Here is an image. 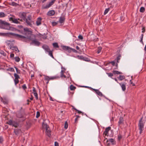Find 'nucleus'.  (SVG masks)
Returning a JSON list of instances; mask_svg holds the SVG:
<instances>
[{
	"mask_svg": "<svg viewBox=\"0 0 146 146\" xmlns=\"http://www.w3.org/2000/svg\"><path fill=\"white\" fill-rule=\"evenodd\" d=\"M120 85L121 86L123 91H124L126 89V87L125 84H123L119 83Z\"/></svg>",
	"mask_w": 146,
	"mask_h": 146,
	"instance_id": "26",
	"label": "nucleus"
},
{
	"mask_svg": "<svg viewBox=\"0 0 146 146\" xmlns=\"http://www.w3.org/2000/svg\"><path fill=\"white\" fill-rule=\"evenodd\" d=\"M72 51L74 53H77L78 52L75 49H74V48H72Z\"/></svg>",
	"mask_w": 146,
	"mask_h": 146,
	"instance_id": "56",
	"label": "nucleus"
},
{
	"mask_svg": "<svg viewBox=\"0 0 146 146\" xmlns=\"http://www.w3.org/2000/svg\"><path fill=\"white\" fill-rule=\"evenodd\" d=\"M42 19L41 17H38L37 18V20L36 21V23L37 26H39L41 24V21Z\"/></svg>",
	"mask_w": 146,
	"mask_h": 146,
	"instance_id": "17",
	"label": "nucleus"
},
{
	"mask_svg": "<svg viewBox=\"0 0 146 146\" xmlns=\"http://www.w3.org/2000/svg\"><path fill=\"white\" fill-rule=\"evenodd\" d=\"M42 48L44 49L45 50V51L47 52H48L49 50H50V49L48 46L46 44L43 45L42 46Z\"/></svg>",
	"mask_w": 146,
	"mask_h": 146,
	"instance_id": "16",
	"label": "nucleus"
},
{
	"mask_svg": "<svg viewBox=\"0 0 146 146\" xmlns=\"http://www.w3.org/2000/svg\"><path fill=\"white\" fill-rule=\"evenodd\" d=\"M70 89L71 90H74L76 88V87L72 85H71L70 86Z\"/></svg>",
	"mask_w": 146,
	"mask_h": 146,
	"instance_id": "29",
	"label": "nucleus"
},
{
	"mask_svg": "<svg viewBox=\"0 0 146 146\" xmlns=\"http://www.w3.org/2000/svg\"><path fill=\"white\" fill-rule=\"evenodd\" d=\"M7 123L9 125H12L15 127H17L19 126V123L17 122L12 120H9Z\"/></svg>",
	"mask_w": 146,
	"mask_h": 146,
	"instance_id": "5",
	"label": "nucleus"
},
{
	"mask_svg": "<svg viewBox=\"0 0 146 146\" xmlns=\"http://www.w3.org/2000/svg\"><path fill=\"white\" fill-rule=\"evenodd\" d=\"M54 146H58V143L56 141L54 143Z\"/></svg>",
	"mask_w": 146,
	"mask_h": 146,
	"instance_id": "63",
	"label": "nucleus"
},
{
	"mask_svg": "<svg viewBox=\"0 0 146 146\" xmlns=\"http://www.w3.org/2000/svg\"><path fill=\"white\" fill-rule=\"evenodd\" d=\"M32 19V16L31 15H29L27 18V19H28V20H31Z\"/></svg>",
	"mask_w": 146,
	"mask_h": 146,
	"instance_id": "48",
	"label": "nucleus"
},
{
	"mask_svg": "<svg viewBox=\"0 0 146 146\" xmlns=\"http://www.w3.org/2000/svg\"><path fill=\"white\" fill-rule=\"evenodd\" d=\"M9 20L12 21V22L16 24H19L20 23V22H22V20L19 18L15 19L11 17L9 18Z\"/></svg>",
	"mask_w": 146,
	"mask_h": 146,
	"instance_id": "6",
	"label": "nucleus"
},
{
	"mask_svg": "<svg viewBox=\"0 0 146 146\" xmlns=\"http://www.w3.org/2000/svg\"><path fill=\"white\" fill-rule=\"evenodd\" d=\"M55 1L56 0H52L48 3L46 5H43L42 7V9H45L48 8L54 3Z\"/></svg>",
	"mask_w": 146,
	"mask_h": 146,
	"instance_id": "4",
	"label": "nucleus"
},
{
	"mask_svg": "<svg viewBox=\"0 0 146 146\" xmlns=\"http://www.w3.org/2000/svg\"><path fill=\"white\" fill-rule=\"evenodd\" d=\"M59 76H54L51 77H49L48 76H46L45 77L44 80L46 81H49L50 80H52L56 78H59Z\"/></svg>",
	"mask_w": 146,
	"mask_h": 146,
	"instance_id": "9",
	"label": "nucleus"
},
{
	"mask_svg": "<svg viewBox=\"0 0 146 146\" xmlns=\"http://www.w3.org/2000/svg\"><path fill=\"white\" fill-rule=\"evenodd\" d=\"M108 142H109L111 144L113 145H114L115 144V140L113 139H109L107 140Z\"/></svg>",
	"mask_w": 146,
	"mask_h": 146,
	"instance_id": "21",
	"label": "nucleus"
},
{
	"mask_svg": "<svg viewBox=\"0 0 146 146\" xmlns=\"http://www.w3.org/2000/svg\"><path fill=\"white\" fill-rule=\"evenodd\" d=\"M145 11V8L143 7H141L140 9V11L141 12L143 13Z\"/></svg>",
	"mask_w": 146,
	"mask_h": 146,
	"instance_id": "42",
	"label": "nucleus"
},
{
	"mask_svg": "<svg viewBox=\"0 0 146 146\" xmlns=\"http://www.w3.org/2000/svg\"><path fill=\"white\" fill-rule=\"evenodd\" d=\"M75 110L76 111H77L78 112V113H82V115H84V113L82 112V111H79L78 110H77V109H75Z\"/></svg>",
	"mask_w": 146,
	"mask_h": 146,
	"instance_id": "43",
	"label": "nucleus"
},
{
	"mask_svg": "<svg viewBox=\"0 0 146 146\" xmlns=\"http://www.w3.org/2000/svg\"><path fill=\"white\" fill-rule=\"evenodd\" d=\"M24 30L25 32H26L25 33V35H26L27 34H28L29 36H31V33H32V31H29V29L27 28H24Z\"/></svg>",
	"mask_w": 146,
	"mask_h": 146,
	"instance_id": "13",
	"label": "nucleus"
},
{
	"mask_svg": "<svg viewBox=\"0 0 146 146\" xmlns=\"http://www.w3.org/2000/svg\"><path fill=\"white\" fill-rule=\"evenodd\" d=\"M102 49V48L101 47H99L98 48V50L97 52L98 54H99L101 52Z\"/></svg>",
	"mask_w": 146,
	"mask_h": 146,
	"instance_id": "37",
	"label": "nucleus"
},
{
	"mask_svg": "<svg viewBox=\"0 0 146 146\" xmlns=\"http://www.w3.org/2000/svg\"><path fill=\"white\" fill-rule=\"evenodd\" d=\"M14 55L13 54H10V57L11 58H13L14 57Z\"/></svg>",
	"mask_w": 146,
	"mask_h": 146,
	"instance_id": "64",
	"label": "nucleus"
},
{
	"mask_svg": "<svg viewBox=\"0 0 146 146\" xmlns=\"http://www.w3.org/2000/svg\"><path fill=\"white\" fill-rule=\"evenodd\" d=\"M14 76L15 77V79H18L20 78L19 76V75H18L16 73H15L14 74Z\"/></svg>",
	"mask_w": 146,
	"mask_h": 146,
	"instance_id": "40",
	"label": "nucleus"
},
{
	"mask_svg": "<svg viewBox=\"0 0 146 146\" xmlns=\"http://www.w3.org/2000/svg\"><path fill=\"white\" fill-rule=\"evenodd\" d=\"M121 136L120 135H119L118 136V139L119 140H120L121 138Z\"/></svg>",
	"mask_w": 146,
	"mask_h": 146,
	"instance_id": "59",
	"label": "nucleus"
},
{
	"mask_svg": "<svg viewBox=\"0 0 146 146\" xmlns=\"http://www.w3.org/2000/svg\"><path fill=\"white\" fill-rule=\"evenodd\" d=\"M121 57V55L119 54L116 58L115 59V60H116L117 63L119 62V60L120 59Z\"/></svg>",
	"mask_w": 146,
	"mask_h": 146,
	"instance_id": "27",
	"label": "nucleus"
},
{
	"mask_svg": "<svg viewBox=\"0 0 146 146\" xmlns=\"http://www.w3.org/2000/svg\"><path fill=\"white\" fill-rule=\"evenodd\" d=\"M113 73L114 74H122V73L120 72H119L117 70H114L113 71Z\"/></svg>",
	"mask_w": 146,
	"mask_h": 146,
	"instance_id": "28",
	"label": "nucleus"
},
{
	"mask_svg": "<svg viewBox=\"0 0 146 146\" xmlns=\"http://www.w3.org/2000/svg\"><path fill=\"white\" fill-rule=\"evenodd\" d=\"M106 144L107 146H110L111 144L109 142H108V140H107Z\"/></svg>",
	"mask_w": 146,
	"mask_h": 146,
	"instance_id": "58",
	"label": "nucleus"
},
{
	"mask_svg": "<svg viewBox=\"0 0 146 146\" xmlns=\"http://www.w3.org/2000/svg\"><path fill=\"white\" fill-rule=\"evenodd\" d=\"M15 84V85H16L19 82V80L18 79L15 78L14 80Z\"/></svg>",
	"mask_w": 146,
	"mask_h": 146,
	"instance_id": "39",
	"label": "nucleus"
},
{
	"mask_svg": "<svg viewBox=\"0 0 146 146\" xmlns=\"http://www.w3.org/2000/svg\"><path fill=\"white\" fill-rule=\"evenodd\" d=\"M14 132L16 135H18L21 132V130L20 129H14Z\"/></svg>",
	"mask_w": 146,
	"mask_h": 146,
	"instance_id": "20",
	"label": "nucleus"
},
{
	"mask_svg": "<svg viewBox=\"0 0 146 146\" xmlns=\"http://www.w3.org/2000/svg\"><path fill=\"white\" fill-rule=\"evenodd\" d=\"M40 116V113L39 111H37L36 112V117L38 118Z\"/></svg>",
	"mask_w": 146,
	"mask_h": 146,
	"instance_id": "47",
	"label": "nucleus"
},
{
	"mask_svg": "<svg viewBox=\"0 0 146 146\" xmlns=\"http://www.w3.org/2000/svg\"><path fill=\"white\" fill-rule=\"evenodd\" d=\"M72 51L74 53H77L78 52L75 49H74V48H72Z\"/></svg>",
	"mask_w": 146,
	"mask_h": 146,
	"instance_id": "55",
	"label": "nucleus"
},
{
	"mask_svg": "<svg viewBox=\"0 0 146 146\" xmlns=\"http://www.w3.org/2000/svg\"><path fill=\"white\" fill-rule=\"evenodd\" d=\"M10 48L13 50H15L17 51L18 52H19V50H18V48L17 46H12L11 45L10 46Z\"/></svg>",
	"mask_w": 146,
	"mask_h": 146,
	"instance_id": "18",
	"label": "nucleus"
},
{
	"mask_svg": "<svg viewBox=\"0 0 146 146\" xmlns=\"http://www.w3.org/2000/svg\"><path fill=\"white\" fill-rule=\"evenodd\" d=\"M109 76L111 77L113 76V73H107Z\"/></svg>",
	"mask_w": 146,
	"mask_h": 146,
	"instance_id": "54",
	"label": "nucleus"
},
{
	"mask_svg": "<svg viewBox=\"0 0 146 146\" xmlns=\"http://www.w3.org/2000/svg\"><path fill=\"white\" fill-rule=\"evenodd\" d=\"M7 35V33H0V35L1 36H5Z\"/></svg>",
	"mask_w": 146,
	"mask_h": 146,
	"instance_id": "61",
	"label": "nucleus"
},
{
	"mask_svg": "<svg viewBox=\"0 0 146 146\" xmlns=\"http://www.w3.org/2000/svg\"><path fill=\"white\" fill-rule=\"evenodd\" d=\"M10 5L13 6H17L18 5V4L14 2H12Z\"/></svg>",
	"mask_w": 146,
	"mask_h": 146,
	"instance_id": "34",
	"label": "nucleus"
},
{
	"mask_svg": "<svg viewBox=\"0 0 146 146\" xmlns=\"http://www.w3.org/2000/svg\"><path fill=\"white\" fill-rule=\"evenodd\" d=\"M24 90H25L27 88V87H26V86L25 84H24L22 86Z\"/></svg>",
	"mask_w": 146,
	"mask_h": 146,
	"instance_id": "53",
	"label": "nucleus"
},
{
	"mask_svg": "<svg viewBox=\"0 0 146 146\" xmlns=\"http://www.w3.org/2000/svg\"><path fill=\"white\" fill-rule=\"evenodd\" d=\"M146 121V119L145 118L142 117L139 121L138 125L140 134H141L142 133V131L143 130L144 125Z\"/></svg>",
	"mask_w": 146,
	"mask_h": 146,
	"instance_id": "2",
	"label": "nucleus"
},
{
	"mask_svg": "<svg viewBox=\"0 0 146 146\" xmlns=\"http://www.w3.org/2000/svg\"><path fill=\"white\" fill-rule=\"evenodd\" d=\"M58 21H57V22H52V24L53 26H55L56 25L58 24Z\"/></svg>",
	"mask_w": 146,
	"mask_h": 146,
	"instance_id": "49",
	"label": "nucleus"
},
{
	"mask_svg": "<svg viewBox=\"0 0 146 146\" xmlns=\"http://www.w3.org/2000/svg\"><path fill=\"white\" fill-rule=\"evenodd\" d=\"M48 52V54L52 58H54V56L52 54V51H51L50 50H49L48 52Z\"/></svg>",
	"mask_w": 146,
	"mask_h": 146,
	"instance_id": "33",
	"label": "nucleus"
},
{
	"mask_svg": "<svg viewBox=\"0 0 146 146\" xmlns=\"http://www.w3.org/2000/svg\"><path fill=\"white\" fill-rule=\"evenodd\" d=\"M33 93H35V92H36V89L34 87H33Z\"/></svg>",
	"mask_w": 146,
	"mask_h": 146,
	"instance_id": "62",
	"label": "nucleus"
},
{
	"mask_svg": "<svg viewBox=\"0 0 146 146\" xmlns=\"http://www.w3.org/2000/svg\"><path fill=\"white\" fill-rule=\"evenodd\" d=\"M0 26L2 28L8 30H10V24L5 21L0 19Z\"/></svg>",
	"mask_w": 146,
	"mask_h": 146,
	"instance_id": "3",
	"label": "nucleus"
},
{
	"mask_svg": "<svg viewBox=\"0 0 146 146\" xmlns=\"http://www.w3.org/2000/svg\"><path fill=\"white\" fill-rule=\"evenodd\" d=\"M7 70L8 71L14 72V70L13 68H11L7 69Z\"/></svg>",
	"mask_w": 146,
	"mask_h": 146,
	"instance_id": "35",
	"label": "nucleus"
},
{
	"mask_svg": "<svg viewBox=\"0 0 146 146\" xmlns=\"http://www.w3.org/2000/svg\"><path fill=\"white\" fill-rule=\"evenodd\" d=\"M61 47L63 50L67 51L68 52H71L72 51V48L69 46H62Z\"/></svg>",
	"mask_w": 146,
	"mask_h": 146,
	"instance_id": "8",
	"label": "nucleus"
},
{
	"mask_svg": "<svg viewBox=\"0 0 146 146\" xmlns=\"http://www.w3.org/2000/svg\"><path fill=\"white\" fill-rule=\"evenodd\" d=\"M108 64H111L113 66H114L115 64V61H113L111 62H109Z\"/></svg>",
	"mask_w": 146,
	"mask_h": 146,
	"instance_id": "45",
	"label": "nucleus"
},
{
	"mask_svg": "<svg viewBox=\"0 0 146 146\" xmlns=\"http://www.w3.org/2000/svg\"><path fill=\"white\" fill-rule=\"evenodd\" d=\"M123 123V118L122 117H120L119 118V120L118 122V126H120V125Z\"/></svg>",
	"mask_w": 146,
	"mask_h": 146,
	"instance_id": "23",
	"label": "nucleus"
},
{
	"mask_svg": "<svg viewBox=\"0 0 146 146\" xmlns=\"http://www.w3.org/2000/svg\"><path fill=\"white\" fill-rule=\"evenodd\" d=\"M0 53L1 54H2L3 56H5L6 55V54L3 51H2Z\"/></svg>",
	"mask_w": 146,
	"mask_h": 146,
	"instance_id": "60",
	"label": "nucleus"
},
{
	"mask_svg": "<svg viewBox=\"0 0 146 146\" xmlns=\"http://www.w3.org/2000/svg\"><path fill=\"white\" fill-rule=\"evenodd\" d=\"M78 58L82 60H84L86 61H89L90 59L84 57L83 56H78Z\"/></svg>",
	"mask_w": 146,
	"mask_h": 146,
	"instance_id": "12",
	"label": "nucleus"
},
{
	"mask_svg": "<svg viewBox=\"0 0 146 146\" xmlns=\"http://www.w3.org/2000/svg\"><path fill=\"white\" fill-rule=\"evenodd\" d=\"M26 23H27V25L29 26L30 27H31L32 25L31 24V22L32 21L31 20H28V19H27V18L25 20V21Z\"/></svg>",
	"mask_w": 146,
	"mask_h": 146,
	"instance_id": "19",
	"label": "nucleus"
},
{
	"mask_svg": "<svg viewBox=\"0 0 146 146\" xmlns=\"http://www.w3.org/2000/svg\"><path fill=\"white\" fill-rule=\"evenodd\" d=\"M125 77L124 76L119 75V77H118V79L120 80H123L125 78Z\"/></svg>",
	"mask_w": 146,
	"mask_h": 146,
	"instance_id": "30",
	"label": "nucleus"
},
{
	"mask_svg": "<svg viewBox=\"0 0 146 146\" xmlns=\"http://www.w3.org/2000/svg\"><path fill=\"white\" fill-rule=\"evenodd\" d=\"M55 12L53 10H50L47 13V15L48 16H52L54 15Z\"/></svg>",
	"mask_w": 146,
	"mask_h": 146,
	"instance_id": "15",
	"label": "nucleus"
},
{
	"mask_svg": "<svg viewBox=\"0 0 146 146\" xmlns=\"http://www.w3.org/2000/svg\"><path fill=\"white\" fill-rule=\"evenodd\" d=\"M15 60L17 62H19L20 60V58L18 56L16 57L15 58Z\"/></svg>",
	"mask_w": 146,
	"mask_h": 146,
	"instance_id": "38",
	"label": "nucleus"
},
{
	"mask_svg": "<svg viewBox=\"0 0 146 146\" xmlns=\"http://www.w3.org/2000/svg\"><path fill=\"white\" fill-rule=\"evenodd\" d=\"M42 127L43 129H45L46 130L47 129H49V127L46 123H44L43 122L42 123Z\"/></svg>",
	"mask_w": 146,
	"mask_h": 146,
	"instance_id": "25",
	"label": "nucleus"
},
{
	"mask_svg": "<svg viewBox=\"0 0 146 146\" xmlns=\"http://www.w3.org/2000/svg\"><path fill=\"white\" fill-rule=\"evenodd\" d=\"M3 141V138L2 136H0V143H1Z\"/></svg>",
	"mask_w": 146,
	"mask_h": 146,
	"instance_id": "51",
	"label": "nucleus"
},
{
	"mask_svg": "<svg viewBox=\"0 0 146 146\" xmlns=\"http://www.w3.org/2000/svg\"><path fill=\"white\" fill-rule=\"evenodd\" d=\"M109 10L110 9L109 8L106 9L104 11V15L106 14L108 12Z\"/></svg>",
	"mask_w": 146,
	"mask_h": 146,
	"instance_id": "41",
	"label": "nucleus"
},
{
	"mask_svg": "<svg viewBox=\"0 0 146 146\" xmlns=\"http://www.w3.org/2000/svg\"><path fill=\"white\" fill-rule=\"evenodd\" d=\"M42 36V38L44 39H46L47 38V36L45 33H44Z\"/></svg>",
	"mask_w": 146,
	"mask_h": 146,
	"instance_id": "52",
	"label": "nucleus"
},
{
	"mask_svg": "<svg viewBox=\"0 0 146 146\" xmlns=\"http://www.w3.org/2000/svg\"><path fill=\"white\" fill-rule=\"evenodd\" d=\"M90 88L91 89L94 91L95 92V93L99 96L102 97L103 96V95L102 93L101 92H100L98 90L94 89L92 88Z\"/></svg>",
	"mask_w": 146,
	"mask_h": 146,
	"instance_id": "11",
	"label": "nucleus"
},
{
	"mask_svg": "<svg viewBox=\"0 0 146 146\" xmlns=\"http://www.w3.org/2000/svg\"><path fill=\"white\" fill-rule=\"evenodd\" d=\"M17 117L18 118H22V121H24L25 120V118L23 117V115L20 112H18L16 114Z\"/></svg>",
	"mask_w": 146,
	"mask_h": 146,
	"instance_id": "14",
	"label": "nucleus"
},
{
	"mask_svg": "<svg viewBox=\"0 0 146 146\" xmlns=\"http://www.w3.org/2000/svg\"><path fill=\"white\" fill-rule=\"evenodd\" d=\"M10 35L17 38L23 41L27 42L28 41V39L31 40V42L30 43L31 44H34L35 46H39L40 44V42L38 41L36 39L32 40L31 36H26L21 35L10 33H9Z\"/></svg>",
	"mask_w": 146,
	"mask_h": 146,
	"instance_id": "1",
	"label": "nucleus"
},
{
	"mask_svg": "<svg viewBox=\"0 0 146 146\" xmlns=\"http://www.w3.org/2000/svg\"><path fill=\"white\" fill-rule=\"evenodd\" d=\"M51 131L49 129H47L46 130V135L49 137H50L51 135Z\"/></svg>",
	"mask_w": 146,
	"mask_h": 146,
	"instance_id": "24",
	"label": "nucleus"
},
{
	"mask_svg": "<svg viewBox=\"0 0 146 146\" xmlns=\"http://www.w3.org/2000/svg\"><path fill=\"white\" fill-rule=\"evenodd\" d=\"M111 129V127H106L105 130V131H104L103 133V135L105 136H108L109 135V131Z\"/></svg>",
	"mask_w": 146,
	"mask_h": 146,
	"instance_id": "10",
	"label": "nucleus"
},
{
	"mask_svg": "<svg viewBox=\"0 0 146 146\" xmlns=\"http://www.w3.org/2000/svg\"><path fill=\"white\" fill-rule=\"evenodd\" d=\"M6 16L5 14L3 12H0V17H4Z\"/></svg>",
	"mask_w": 146,
	"mask_h": 146,
	"instance_id": "32",
	"label": "nucleus"
},
{
	"mask_svg": "<svg viewBox=\"0 0 146 146\" xmlns=\"http://www.w3.org/2000/svg\"><path fill=\"white\" fill-rule=\"evenodd\" d=\"M14 68L16 69L17 73V74H20V70H19V69L18 68H17L16 67H15Z\"/></svg>",
	"mask_w": 146,
	"mask_h": 146,
	"instance_id": "46",
	"label": "nucleus"
},
{
	"mask_svg": "<svg viewBox=\"0 0 146 146\" xmlns=\"http://www.w3.org/2000/svg\"><path fill=\"white\" fill-rule=\"evenodd\" d=\"M68 127V124L67 122L66 121L64 125V128L66 129H67Z\"/></svg>",
	"mask_w": 146,
	"mask_h": 146,
	"instance_id": "50",
	"label": "nucleus"
},
{
	"mask_svg": "<svg viewBox=\"0 0 146 146\" xmlns=\"http://www.w3.org/2000/svg\"><path fill=\"white\" fill-rule=\"evenodd\" d=\"M65 20V18L64 17H61L59 18L58 22H59L60 23L62 24L64 22Z\"/></svg>",
	"mask_w": 146,
	"mask_h": 146,
	"instance_id": "22",
	"label": "nucleus"
},
{
	"mask_svg": "<svg viewBox=\"0 0 146 146\" xmlns=\"http://www.w3.org/2000/svg\"><path fill=\"white\" fill-rule=\"evenodd\" d=\"M53 45L54 48H58L59 47L58 44L57 43L55 42L53 43Z\"/></svg>",
	"mask_w": 146,
	"mask_h": 146,
	"instance_id": "36",
	"label": "nucleus"
},
{
	"mask_svg": "<svg viewBox=\"0 0 146 146\" xmlns=\"http://www.w3.org/2000/svg\"><path fill=\"white\" fill-rule=\"evenodd\" d=\"M19 16L22 21V22L25 21V20L27 18L26 13L25 12L20 13H19Z\"/></svg>",
	"mask_w": 146,
	"mask_h": 146,
	"instance_id": "7",
	"label": "nucleus"
},
{
	"mask_svg": "<svg viewBox=\"0 0 146 146\" xmlns=\"http://www.w3.org/2000/svg\"><path fill=\"white\" fill-rule=\"evenodd\" d=\"M60 76L62 78L64 77V78H66V76L64 74V71H63L62 70H61L60 72Z\"/></svg>",
	"mask_w": 146,
	"mask_h": 146,
	"instance_id": "31",
	"label": "nucleus"
},
{
	"mask_svg": "<svg viewBox=\"0 0 146 146\" xmlns=\"http://www.w3.org/2000/svg\"><path fill=\"white\" fill-rule=\"evenodd\" d=\"M34 96H35L36 99V100H38V94L37 92H35L34 93Z\"/></svg>",
	"mask_w": 146,
	"mask_h": 146,
	"instance_id": "44",
	"label": "nucleus"
},
{
	"mask_svg": "<svg viewBox=\"0 0 146 146\" xmlns=\"http://www.w3.org/2000/svg\"><path fill=\"white\" fill-rule=\"evenodd\" d=\"M78 38L79 39H80V40H82L83 38V36L80 35L78 36Z\"/></svg>",
	"mask_w": 146,
	"mask_h": 146,
	"instance_id": "57",
	"label": "nucleus"
}]
</instances>
